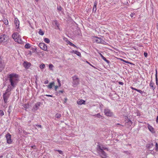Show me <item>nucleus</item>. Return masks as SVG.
Wrapping results in <instances>:
<instances>
[{"label": "nucleus", "mask_w": 158, "mask_h": 158, "mask_svg": "<svg viewBox=\"0 0 158 158\" xmlns=\"http://www.w3.org/2000/svg\"><path fill=\"white\" fill-rule=\"evenodd\" d=\"M54 24H55V25L56 26V29H59V24L58 23H57L56 20H55L54 21Z\"/></svg>", "instance_id": "nucleus-25"}, {"label": "nucleus", "mask_w": 158, "mask_h": 158, "mask_svg": "<svg viewBox=\"0 0 158 158\" xmlns=\"http://www.w3.org/2000/svg\"><path fill=\"white\" fill-rule=\"evenodd\" d=\"M11 90L8 89L7 88L5 93H4L2 95L4 102V103H5V104L7 103L8 102V100L11 94L10 91Z\"/></svg>", "instance_id": "nucleus-3"}, {"label": "nucleus", "mask_w": 158, "mask_h": 158, "mask_svg": "<svg viewBox=\"0 0 158 158\" xmlns=\"http://www.w3.org/2000/svg\"><path fill=\"white\" fill-rule=\"evenodd\" d=\"M58 84H59V86L60 87L61 86V84L60 82L58 83Z\"/></svg>", "instance_id": "nucleus-62"}, {"label": "nucleus", "mask_w": 158, "mask_h": 158, "mask_svg": "<svg viewBox=\"0 0 158 158\" xmlns=\"http://www.w3.org/2000/svg\"><path fill=\"white\" fill-rule=\"evenodd\" d=\"M94 41L98 44H104L105 42L101 38L96 36L95 37Z\"/></svg>", "instance_id": "nucleus-9"}, {"label": "nucleus", "mask_w": 158, "mask_h": 158, "mask_svg": "<svg viewBox=\"0 0 158 158\" xmlns=\"http://www.w3.org/2000/svg\"><path fill=\"white\" fill-rule=\"evenodd\" d=\"M45 95L46 96H47V97H53L52 95H51L46 94Z\"/></svg>", "instance_id": "nucleus-48"}, {"label": "nucleus", "mask_w": 158, "mask_h": 158, "mask_svg": "<svg viewBox=\"0 0 158 158\" xmlns=\"http://www.w3.org/2000/svg\"><path fill=\"white\" fill-rule=\"evenodd\" d=\"M75 54H76L77 56H81V53L78 51H77L76 52H75Z\"/></svg>", "instance_id": "nucleus-32"}, {"label": "nucleus", "mask_w": 158, "mask_h": 158, "mask_svg": "<svg viewBox=\"0 0 158 158\" xmlns=\"http://www.w3.org/2000/svg\"><path fill=\"white\" fill-rule=\"evenodd\" d=\"M73 81L72 82L73 87H75L80 83L79 79L77 76L75 75L72 77Z\"/></svg>", "instance_id": "nucleus-5"}, {"label": "nucleus", "mask_w": 158, "mask_h": 158, "mask_svg": "<svg viewBox=\"0 0 158 158\" xmlns=\"http://www.w3.org/2000/svg\"><path fill=\"white\" fill-rule=\"evenodd\" d=\"M38 33L40 35H43L44 34V32L41 29L39 30Z\"/></svg>", "instance_id": "nucleus-30"}, {"label": "nucleus", "mask_w": 158, "mask_h": 158, "mask_svg": "<svg viewBox=\"0 0 158 158\" xmlns=\"http://www.w3.org/2000/svg\"><path fill=\"white\" fill-rule=\"evenodd\" d=\"M146 146L148 149H151L153 146V144L152 143H149Z\"/></svg>", "instance_id": "nucleus-20"}, {"label": "nucleus", "mask_w": 158, "mask_h": 158, "mask_svg": "<svg viewBox=\"0 0 158 158\" xmlns=\"http://www.w3.org/2000/svg\"><path fill=\"white\" fill-rule=\"evenodd\" d=\"M12 37L15 42L19 43L21 42V36L18 33H14L12 35Z\"/></svg>", "instance_id": "nucleus-4"}, {"label": "nucleus", "mask_w": 158, "mask_h": 158, "mask_svg": "<svg viewBox=\"0 0 158 158\" xmlns=\"http://www.w3.org/2000/svg\"><path fill=\"white\" fill-rule=\"evenodd\" d=\"M66 42H67V43L69 44V45H70V46H73L74 47H75V48H78L74 44H73L70 41H69V40H67Z\"/></svg>", "instance_id": "nucleus-19"}, {"label": "nucleus", "mask_w": 158, "mask_h": 158, "mask_svg": "<svg viewBox=\"0 0 158 158\" xmlns=\"http://www.w3.org/2000/svg\"><path fill=\"white\" fill-rule=\"evenodd\" d=\"M137 91L139 92L141 94H143V93H144V92L143 91H142L140 90L139 89H137Z\"/></svg>", "instance_id": "nucleus-39"}, {"label": "nucleus", "mask_w": 158, "mask_h": 158, "mask_svg": "<svg viewBox=\"0 0 158 158\" xmlns=\"http://www.w3.org/2000/svg\"><path fill=\"white\" fill-rule=\"evenodd\" d=\"M148 127L150 131L151 132H153L154 131V128L151 126L149 125Z\"/></svg>", "instance_id": "nucleus-24"}, {"label": "nucleus", "mask_w": 158, "mask_h": 158, "mask_svg": "<svg viewBox=\"0 0 158 158\" xmlns=\"http://www.w3.org/2000/svg\"><path fill=\"white\" fill-rule=\"evenodd\" d=\"M54 85V82H52L50 83L49 85L48 86V88L49 89H51L53 86Z\"/></svg>", "instance_id": "nucleus-21"}, {"label": "nucleus", "mask_w": 158, "mask_h": 158, "mask_svg": "<svg viewBox=\"0 0 158 158\" xmlns=\"http://www.w3.org/2000/svg\"><path fill=\"white\" fill-rule=\"evenodd\" d=\"M6 139L7 143L10 144H11L12 142V140L11 139V135L9 133L7 134L5 136Z\"/></svg>", "instance_id": "nucleus-8"}, {"label": "nucleus", "mask_w": 158, "mask_h": 158, "mask_svg": "<svg viewBox=\"0 0 158 158\" xmlns=\"http://www.w3.org/2000/svg\"><path fill=\"white\" fill-rule=\"evenodd\" d=\"M4 115V113L3 110H0V116H2Z\"/></svg>", "instance_id": "nucleus-36"}, {"label": "nucleus", "mask_w": 158, "mask_h": 158, "mask_svg": "<svg viewBox=\"0 0 158 158\" xmlns=\"http://www.w3.org/2000/svg\"><path fill=\"white\" fill-rule=\"evenodd\" d=\"M100 55H101V56L102 59H103L104 58V57L102 54H101Z\"/></svg>", "instance_id": "nucleus-57"}, {"label": "nucleus", "mask_w": 158, "mask_h": 158, "mask_svg": "<svg viewBox=\"0 0 158 158\" xmlns=\"http://www.w3.org/2000/svg\"><path fill=\"white\" fill-rule=\"evenodd\" d=\"M2 64V59L1 57H0V64Z\"/></svg>", "instance_id": "nucleus-55"}, {"label": "nucleus", "mask_w": 158, "mask_h": 158, "mask_svg": "<svg viewBox=\"0 0 158 158\" xmlns=\"http://www.w3.org/2000/svg\"><path fill=\"white\" fill-rule=\"evenodd\" d=\"M45 65L44 64H42L40 65V68L41 69H43L44 68Z\"/></svg>", "instance_id": "nucleus-38"}, {"label": "nucleus", "mask_w": 158, "mask_h": 158, "mask_svg": "<svg viewBox=\"0 0 158 158\" xmlns=\"http://www.w3.org/2000/svg\"><path fill=\"white\" fill-rule=\"evenodd\" d=\"M131 88L132 89V90H136L137 91V90L138 89L135 88H133V87H131Z\"/></svg>", "instance_id": "nucleus-47"}, {"label": "nucleus", "mask_w": 158, "mask_h": 158, "mask_svg": "<svg viewBox=\"0 0 158 158\" xmlns=\"http://www.w3.org/2000/svg\"><path fill=\"white\" fill-rule=\"evenodd\" d=\"M55 116L57 118H59L61 117V115L60 114L57 113L56 114Z\"/></svg>", "instance_id": "nucleus-34"}, {"label": "nucleus", "mask_w": 158, "mask_h": 158, "mask_svg": "<svg viewBox=\"0 0 158 158\" xmlns=\"http://www.w3.org/2000/svg\"><path fill=\"white\" fill-rule=\"evenodd\" d=\"M64 92V91L63 90H59V93H63Z\"/></svg>", "instance_id": "nucleus-54"}, {"label": "nucleus", "mask_w": 158, "mask_h": 158, "mask_svg": "<svg viewBox=\"0 0 158 158\" xmlns=\"http://www.w3.org/2000/svg\"><path fill=\"white\" fill-rule=\"evenodd\" d=\"M44 41L45 42L48 44L49 43L50 41L49 39L47 38H44Z\"/></svg>", "instance_id": "nucleus-29"}, {"label": "nucleus", "mask_w": 158, "mask_h": 158, "mask_svg": "<svg viewBox=\"0 0 158 158\" xmlns=\"http://www.w3.org/2000/svg\"><path fill=\"white\" fill-rule=\"evenodd\" d=\"M76 51H74V50H73L72 51V53H75V52H76Z\"/></svg>", "instance_id": "nucleus-59"}, {"label": "nucleus", "mask_w": 158, "mask_h": 158, "mask_svg": "<svg viewBox=\"0 0 158 158\" xmlns=\"http://www.w3.org/2000/svg\"><path fill=\"white\" fill-rule=\"evenodd\" d=\"M31 148H33L34 149H35L36 148V147L35 145H34L31 146Z\"/></svg>", "instance_id": "nucleus-46"}, {"label": "nucleus", "mask_w": 158, "mask_h": 158, "mask_svg": "<svg viewBox=\"0 0 158 158\" xmlns=\"http://www.w3.org/2000/svg\"><path fill=\"white\" fill-rule=\"evenodd\" d=\"M132 124V122L131 120L129 119L128 122L126 123L125 125L127 126V128H129V127L131 126Z\"/></svg>", "instance_id": "nucleus-15"}, {"label": "nucleus", "mask_w": 158, "mask_h": 158, "mask_svg": "<svg viewBox=\"0 0 158 158\" xmlns=\"http://www.w3.org/2000/svg\"><path fill=\"white\" fill-rule=\"evenodd\" d=\"M55 151H57L60 154H63V152L61 150H54Z\"/></svg>", "instance_id": "nucleus-33"}, {"label": "nucleus", "mask_w": 158, "mask_h": 158, "mask_svg": "<svg viewBox=\"0 0 158 158\" xmlns=\"http://www.w3.org/2000/svg\"><path fill=\"white\" fill-rule=\"evenodd\" d=\"M9 41V36L5 34H0V44L7 43Z\"/></svg>", "instance_id": "nucleus-2"}, {"label": "nucleus", "mask_w": 158, "mask_h": 158, "mask_svg": "<svg viewBox=\"0 0 158 158\" xmlns=\"http://www.w3.org/2000/svg\"><path fill=\"white\" fill-rule=\"evenodd\" d=\"M100 55H101V56L102 59H103L104 58V57L102 54H101Z\"/></svg>", "instance_id": "nucleus-58"}, {"label": "nucleus", "mask_w": 158, "mask_h": 158, "mask_svg": "<svg viewBox=\"0 0 158 158\" xmlns=\"http://www.w3.org/2000/svg\"><path fill=\"white\" fill-rule=\"evenodd\" d=\"M149 86L151 87L152 89L154 90L156 88V86L155 85V84L153 82L152 80H151Z\"/></svg>", "instance_id": "nucleus-14"}, {"label": "nucleus", "mask_w": 158, "mask_h": 158, "mask_svg": "<svg viewBox=\"0 0 158 158\" xmlns=\"http://www.w3.org/2000/svg\"><path fill=\"white\" fill-rule=\"evenodd\" d=\"M144 56L145 57H147V56H148V53L146 52H144Z\"/></svg>", "instance_id": "nucleus-44"}, {"label": "nucleus", "mask_w": 158, "mask_h": 158, "mask_svg": "<svg viewBox=\"0 0 158 158\" xmlns=\"http://www.w3.org/2000/svg\"><path fill=\"white\" fill-rule=\"evenodd\" d=\"M156 122L157 123H158V115L157 117L156 120Z\"/></svg>", "instance_id": "nucleus-53"}, {"label": "nucleus", "mask_w": 158, "mask_h": 158, "mask_svg": "<svg viewBox=\"0 0 158 158\" xmlns=\"http://www.w3.org/2000/svg\"><path fill=\"white\" fill-rule=\"evenodd\" d=\"M101 147V149H102V150H106L107 151H109V149L108 148L104 146H103V145H102V146H100V145H98L97 146V149H98V147Z\"/></svg>", "instance_id": "nucleus-17"}, {"label": "nucleus", "mask_w": 158, "mask_h": 158, "mask_svg": "<svg viewBox=\"0 0 158 158\" xmlns=\"http://www.w3.org/2000/svg\"><path fill=\"white\" fill-rule=\"evenodd\" d=\"M122 60L124 62L126 63H127V64H131V63L128 61H127L126 60H123L122 59Z\"/></svg>", "instance_id": "nucleus-42"}, {"label": "nucleus", "mask_w": 158, "mask_h": 158, "mask_svg": "<svg viewBox=\"0 0 158 158\" xmlns=\"http://www.w3.org/2000/svg\"><path fill=\"white\" fill-rule=\"evenodd\" d=\"M30 45L29 43L26 44L25 45V48L27 49L30 48Z\"/></svg>", "instance_id": "nucleus-28"}, {"label": "nucleus", "mask_w": 158, "mask_h": 158, "mask_svg": "<svg viewBox=\"0 0 158 158\" xmlns=\"http://www.w3.org/2000/svg\"><path fill=\"white\" fill-rule=\"evenodd\" d=\"M98 154L99 156L102 158H106L107 156V154L100 147H98Z\"/></svg>", "instance_id": "nucleus-6"}, {"label": "nucleus", "mask_w": 158, "mask_h": 158, "mask_svg": "<svg viewBox=\"0 0 158 158\" xmlns=\"http://www.w3.org/2000/svg\"><path fill=\"white\" fill-rule=\"evenodd\" d=\"M93 116L95 117H98V118H101L102 116L100 115V114L98 113L97 114H95L93 115Z\"/></svg>", "instance_id": "nucleus-23"}, {"label": "nucleus", "mask_w": 158, "mask_h": 158, "mask_svg": "<svg viewBox=\"0 0 158 158\" xmlns=\"http://www.w3.org/2000/svg\"><path fill=\"white\" fill-rule=\"evenodd\" d=\"M58 88V86H55V90H56L57 88Z\"/></svg>", "instance_id": "nucleus-52"}, {"label": "nucleus", "mask_w": 158, "mask_h": 158, "mask_svg": "<svg viewBox=\"0 0 158 158\" xmlns=\"http://www.w3.org/2000/svg\"><path fill=\"white\" fill-rule=\"evenodd\" d=\"M3 157V156L2 155L0 156V158H2Z\"/></svg>", "instance_id": "nucleus-64"}, {"label": "nucleus", "mask_w": 158, "mask_h": 158, "mask_svg": "<svg viewBox=\"0 0 158 158\" xmlns=\"http://www.w3.org/2000/svg\"><path fill=\"white\" fill-rule=\"evenodd\" d=\"M3 22L6 25H7L8 24V21L7 19H4Z\"/></svg>", "instance_id": "nucleus-26"}, {"label": "nucleus", "mask_w": 158, "mask_h": 158, "mask_svg": "<svg viewBox=\"0 0 158 158\" xmlns=\"http://www.w3.org/2000/svg\"><path fill=\"white\" fill-rule=\"evenodd\" d=\"M48 80H46L44 82V84H47L48 83Z\"/></svg>", "instance_id": "nucleus-50"}, {"label": "nucleus", "mask_w": 158, "mask_h": 158, "mask_svg": "<svg viewBox=\"0 0 158 158\" xmlns=\"http://www.w3.org/2000/svg\"><path fill=\"white\" fill-rule=\"evenodd\" d=\"M39 46L43 50L45 51H47V45L43 43H40L39 44Z\"/></svg>", "instance_id": "nucleus-10"}, {"label": "nucleus", "mask_w": 158, "mask_h": 158, "mask_svg": "<svg viewBox=\"0 0 158 158\" xmlns=\"http://www.w3.org/2000/svg\"><path fill=\"white\" fill-rule=\"evenodd\" d=\"M23 65L25 69H28L30 67L31 64L27 61H25L23 63Z\"/></svg>", "instance_id": "nucleus-11"}, {"label": "nucleus", "mask_w": 158, "mask_h": 158, "mask_svg": "<svg viewBox=\"0 0 158 158\" xmlns=\"http://www.w3.org/2000/svg\"><path fill=\"white\" fill-rule=\"evenodd\" d=\"M116 125H120V126H121V127H123V125H120V124L119 123H117Z\"/></svg>", "instance_id": "nucleus-61"}, {"label": "nucleus", "mask_w": 158, "mask_h": 158, "mask_svg": "<svg viewBox=\"0 0 158 158\" xmlns=\"http://www.w3.org/2000/svg\"><path fill=\"white\" fill-rule=\"evenodd\" d=\"M54 66L52 64H50L49 65V69L51 70H52V68Z\"/></svg>", "instance_id": "nucleus-35"}, {"label": "nucleus", "mask_w": 158, "mask_h": 158, "mask_svg": "<svg viewBox=\"0 0 158 158\" xmlns=\"http://www.w3.org/2000/svg\"><path fill=\"white\" fill-rule=\"evenodd\" d=\"M133 14L132 13H131V14L130 16L131 17H133Z\"/></svg>", "instance_id": "nucleus-63"}, {"label": "nucleus", "mask_w": 158, "mask_h": 158, "mask_svg": "<svg viewBox=\"0 0 158 158\" xmlns=\"http://www.w3.org/2000/svg\"><path fill=\"white\" fill-rule=\"evenodd\" d=\"M36 126L38 127L41 128L42 127V126L40 125H36Z\"/></svg>", "instance_id": "nucleus-49"}, {"label": "nucleus", "mask_w": 158, "mask_h": 158, "mask_svg": "<svg viewBox=\"0 0 158 158\" xmlns=\"http://www.w3.org/2000/svg\"><path fill=\"white\" fill-rule=\"evenodd\" d=\"M15 25L16 28H18L19 27V22L17 18H15Z\"/></svg>", "instance_id": "nucleus-13"}, {"label": "nucleus", "mask_w": 158, "mask_h": 158, "mask_svg": "<svg viewBox=\"0 0 158 158\" xmlns=\"http://www.w3.org/2000/svg\"><path fill=\"white\" fill-rule=\"evenodd\" d=\"M156 73L155 74V77H156V85H158V79L157 78V71L156 69Z\"/></svg>", "instance_id": "nucleus-27"}, {"label": "nucleus", "mask_w": 158, "mask_h": 158, "mask_svg": "<svg viewBox=\"0 0 158 158\" xmlns=\"http://www.w3.org/2000/svg\"><path fill=\"white\" fill-rule=\"evenodd\" d=\"M85 101L82 99H81L79 101H77V103L78 104L80 105H81L82 104H85Z\"/></svg>", "instance_id": "nucleus-18"}, {"label": "nucleus", "mask_w": 158, "mask_h": 158, "mask_svg": "<svg viewBox=\"0 0 158 158\" xmlns=\"http://www.w3.org/2000/svg\"><path fill=\"white\" fill-rule=\"evenodd\" d=\"M104 113L107 116L110 117L113 114L111 110L108 109H105L104 110Z\"/></svg>", "instance_id": "nucleus-7"}, {"label": "nucleus", "mask_w": 158, "mask_h": 158, "mask_svg": "<svg viewBox=\"0 0 158 158\" xmlns=\"http://www.w3.org/2000/svg\"><path fill=\"white\" fill-rule=\"evenodd\" d=\"M5 67V65L2 63L0 64V72H1Z\"/></svg>", "instance_id": "nucleus-22"}, {"label": "nucleus", "mask_w": 158, "mask_h": 158, "mask_svg": "<svg viewBox=\"0 0 158 158\" xmlns=\"http://www.w3.org/2000/svg\"><path fill=\"white\" fill-rule=\"evenodd\" d=\"M23 107L26 109H27L29 107V105L28 104H25L23 105Z\"/></svg>", "instance_id": "nucleus-31"}, {"label": "nucleus", "mask_w": 158, "mask_h": 158, "mask_svg": "<svg viewBox=\"0 0 158 158\" xmlns=\"http://www.w3.org/2000/svg\"><path fill=\"white\" fill-rule=\"evenodd\" d=\"M103 59L108 64H109L110 62V61L109 60H107L106 59L105 57H104V58Z\"/></svg>", "instance_id": "nucleus-37"}, {"label": "nucleus", "mask_w": 158, "mask_h": 158, "mask_svg": "<svg viewBox=\"0 0 158 158\" xmlns=\"http://www.w3.org/2000/svg\"><path fill=\"white\" fill-rule=\"evenodd\" d=\"M57 9L59 10L60 11L61 10V7L60 6H59V7H57Z\"/></svg>", "instance_id": "nucleus-45"}, {"label": "nucleus", "mask_w": 158, "mask_h": 158, "mask_svg": "<svg viewBox=\"0 0 158 158\" xmlns=\"http://www.w3.org/2000/svg\"><path fill=\"white\" fill-rule=\"evenodd\" d=\"M19 76L16 73H11L7 77L9 83L8 85V89L12 90L16 87L19 81Z\"/></svg>", "instance_id": "nucleus-1"}, {"label": "nucleus", "mask_w": 158, "mask_h": 158, "mask_svg": "<svg viewBox=\"0 0 158 158\" xmlns=\"http://www.w3.org/2000/svg\"><path fill=\"white\" fill-rule=\"evenodd\" d=\"M86 63H88V64H89V65H91V66H92V67H94V66H93L92 64H91L89 62H88V61H86Z\"/></svg>", "instance_id": "nucleus-51"}, {"label": "nucleus", "mask_w": 158, "mask_h": 158, "mask_svg": "<svg viewBox=\"0 0 158 158\" xmlns=\"http://www.w3.org/2000/svg\"><path fill=\"white\" fill-rule=\"evenodd\" d=\"M156 150L157 151L158 150V144L157 143H156Z\"/></svg>", "instance_id": "nucleus-41"}, {"label": "nucleus", "mask_w": 158, "mask_h": 158, "mask_svg": "<svg viewBox=\"0 0 158 158\" xmlns=\"http://www.w3.org/2000/svg\"><path fill=\"white\" fill-rule=\"evenodd\" d=\"M57 82L58 83H60V80L58 79V78H57Z\"/></svg>", "instance_id": "nucleus-56"}, {"label": "nucleus", "mask_w": 158, "mask_h": 158, "mask_svg": "<svg viewBox=\"0 0 158 158\" xmlns=\"http://www.w3.org/2000/svg\"><path fill=\"white\" fill-rule=\"evenodd\" d=\"M64 100H65L64 102H66V101H67V98H64Z\"/></svg>", "instance_id": "nucleus-60"}, {"label": "nucleus", "mask_w": 158, "mask_h": 158, "mask_svg": "<svg viewBox=\"0 0 158 158\" xmlns=\"http://www.w3.org/2000/svg\"><path fill=\"white\" fill-rule=\"evenodd\" d=\"M2 106L5 108H6L7 107V103L5 104V103L2 105Z\"/></svg>", "instance_id": "nucleus-40"}, {"label": "nucleus", "mask_w": 158, "mask_h": 158, "mask_svg": "<svg viewBox=\"0 0 158 158\" xmlns=\"http://www.w3.org/2000/svg\"><path fill=\"white\" fill-rule=\"evenodd\" d=\"M40 102H38L36 103L32 109V110L34 111L37 110L38 109L39 107L40 106Z\"/></svg>", "instance_id": "nucleus-12"}, {"label": "nucleus", "mask_w": 158, "mask_h": 158, "mask_svg": "<svg viewBox=\"0 0 158 158\" xmlns=\"http://www.w3.org/2000/svg\"><path fill=\"white\" fill-rule=\"evenodd\" d=\"M97 4V2L96 1L94 2V6L93 8V12H96V10H97V7L96 6Z\"/></svg>", "instance_id": "nucleus-16"}, {"label": "nucleus", "mask_w": 158, "mask_h": 158, "mask_svg": "<svg viewBox=\"0 0 158 158\" xmlns=\"http://www.w3.org/2000/svg\"><path fill=\"white\" fill-rule=\"evenodd\" d=\"M118 83V84L119 85H123V84H124V83H123V82H121V81H119Z\"/></svg>", "instance_id": "nucleus-43"}]
</instances>
